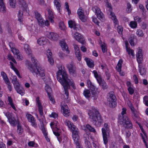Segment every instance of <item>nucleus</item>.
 Here are the masks:
<instances>
[{
    "instance_id": "nucleus-60",
    "label": "nucleus",
    "mask_w": 148,
    "mask_h": 148,
    "mask_svg": "<svg viewBox=\"0 0 148 148\" xmlns=\"http://www.w3.org/2000/svg\"><path fill=\"white\" fill-rule=\"evenodd\" d=\"M23 132V130L21 127L19 125H17V132L19 134H21Z\"/></svg>"
},
{
    "instance_id": "nucleus-26",
    "label": "nucleus",
    "mask_w": 148,
    "mask_h": 148,
    "mask_svg": "<svg viewBox=\"0 0 148 148\" xmlns=\"http://www.w3.org/2000/svg\"><path fill=\"white\" fill-rule=\"evenodd\" d=\"M110 15L111 16V18L113 20V22L115 23V26L118 25V21L117 19L116 16H115V14L112 12H110Z\"/></svg>"
},
{
    "instance_id": "nucleus-50",
    "label": "nucleus",
    "mask_w": 148,
    "mask_h": 148,
    "mask_svg": "<svg viewBox=\"0 0 148 148\" xmlns=\"http://www.w3.org/2000/svg\"><path fill=\"white\" fill-rule=\"evenodd\" d=\"M8 59L9 60L12 61L15 63H16V62L14 58L10 54H8Z\"/></svg>"
},
{
    "instance_id": "nucleus-6",
    "label": "nucleus",
    "mask_w": 148,
    "mask_h": 148,
    "mask_svg": "<svg viewBox=\"0 0 148 148\" xmlns=\"http://www.w3.org/2000/svg\"><path fill=\"white\" fill-rule=\"evenodd\" d=\"M109 132L108 125L107 123H105L103 128L102 129V132L104 143L106 146L108 143V138L110 137Z\"/></svg>"
},
{
    "instance_id": "nucleus-62",
    "label": "nucleus",
    "mask_w": 148,
    "mask_h": 148,
    "mask_svg": "<svg viewBox=\"0 0 148 148\" xmlns=\"http://www.w3.org/2000/svg\"><path fill=\"white\" fill-rule=\"evenodd\" d=\"M31 60L32 62V63H33V64L35 65H36V61L37 60L34 57H33L32 56V57H31Z\"/></svg>"
},
{
    "instance_id": "nucleus-4",
    "label": "nucleus",
    "mask_w": 148,
    "mask_h": 148,
    "mask_svg": "<svg viewBox=\"0 0 148 148\" xmlns=\"http://www.w3.org/2000/svg\"><path fill=\"white\" fill-rule=\"evenodd\" d=\"M66 125L70 129L72 133V136L73 140L79 138L78 134L79 131L78 129L70 121L66 120L65 121Z\"/></svg>"
},
{
    "instance_id": "nucleus-40",
    "label": "nucleus",
    "mask_w": 148,
    "mask_h": 148,
    "mask_svg": "<svg viewBox=\"0 0 148 148\" xmlns=\"http://www.w3.org/2000/svg\"><path fill=\"white\" fill-rule=\"evenodd\" d=\"M131 110L133 114V118L134 119H136V118L137 119H139V117L138 116L137 114V112L136 110H135L134 108V109H133L132 110Z\"/></svg>"
},
{
    "instance_id": "nucleus-64",
    "label": "nucleus",
    "mask_w": 148,
    "mask_h": 148,
    "mask_svg": "<svg viewBox=\"0 0 148 148\" xmlns=\"http://www.w3.org/2000/svg\"><path fill=\"white\" fill-rule=\"evenodd\" d=\"M16 55L17 56L16 57L17 59L19 60H21L23 59V57L20 52L17 55Z\"/></svg>"
},
{
    "instance_id": "nucleus-11",
    "label": "nucleus",
    "mask_w": 148,
    "mask_h": 148,
    "mask_svg": "<svg viewBox=\"0 0 148 148\" xmlns=\"http://www.w3.org/2000/svg\"><path fill=\"white\" fill-rule=\"evenodd\" d=\"M92 10L95 12L97 17L99 19L101 20L103 19L104 15L98 7L95 6L92 8Z\"/></svg>"
},
{
    "instance_id": "nucleus-30",
    "label": "nucleus",
    "mask_w": 148,
    "mask_h": 148,
    "mask_svg": "<svg viewBox=\"0 0 148 148\" xmlns=\"http://www.w3.org/2000/svg\"><path fill=\"white\" fill-rule=\"evenodd\" d=\"M48 18L49 20L51 21L52 23H54V21L53 20V18H54V16L53 15V12L49 9L48 10Z\"/></svg>"
},
{
    "instance_id": "nucleus-21",
    "label": "nucleus",
    "mask_w": 148,
    "mask_h": 148,
    "mask_svg": "<svg viewBox=\"0 0 148 148\" xmlns=\"http://www.w3.org/2000/svg\"><path fill=\"white\" fill-rule=\"evenodd\" d=\"M18 3L21 6V9L24 12L27 11V5L24 0H18Z\"/></svg>"
},
{
    "instance_id": "nucleus-41",
    "label": "nucleus",
    "mask_w": 148,
    "mask_h": 148,
    "mask_svg": "<svg viewBox=\"0 0 148 148\" xmlns=\"http://www.w3.org/2000/svg\"><path fill=\"white\" fill-rule=\"evenodd\" d=\"M136 40V38L134 36H131L129 38V42L132 46H134V41Z\"/></svg>"
},
{
    "instance_id": "nucleus-63",
    "label": "nucleus",
    "mask_w": 148,
    "mask_h": 148,
    "mask_svg": "<svg viewBox=\"0 0 148 148\" xmlns=\"http://www.w3.org/2000/svg\"><path fill=\"white\" fill-rule=\"evenodd\" d=\"M18 82L17 81V78L16 76H13V79L12 80V82L13 84H14L15 83Z\"/></svg>"
},
{
    "instance_id": "nucleus-56",
    "label": "nucleus",
    "mask_w": 148,
    "mask_h": 148,
    "mask_svg": "<svg viewBox=\"0 0 148 148\" xmlns=\"http://www.w3.org/2000/svg\"><path fill=\"white\" fill-rule=\"evenodd\" d=\"M11 50L14 55H17L19 53V50L15 48L12 49Z\"/></svg>"
},
{
    "instance_id": "nucleus-8",
    "label": "nucleus",
    "mask_w": 148,
    "mask_h": 148,
    "mask_svg": "<svg viewBox=\"0 0 148 148\" xmlns=\"http://www.w3.org/2000/svg\"><path fill=\"white\" fill-rule=\"evenodd\" d=\"M70 74L73 77H75L77 75L76 67L73 62L69 63L67 65Z\"/></svg>"
},
{
    "instance_id": "nucleus-9",
    "label": "nucleus",
    "mask_w": 148,
    "mask_h": 148,
    "mask_svg": "<svg viewBox=\"0 0 148 148\" xmlns=\"http://www.w3.org/2000/svg\"><path fill=\"white\" fill-rule=\"evenodd\" d=\"M5 116L7 117L10 123L13 126L16 125V121L13 114L9 112H4Z\"/></svg>"
},
{
    "instance_id": "nucleus-10",
    "label": "nucleus",
    "mask_w": 148,
    "mask_h": 148,
    "mask_svg": "<svg viewBox=\"0 0 148 148\" xmlns=\"http://www.w3.org/2000/svg\"><path fill=\"white\" fill-rule=\"evenodd\" d=\"M61 110L63 111V115L66 117L69 116L70 112L67 106L64 102L62 101L61 103Z\"/></svg>"
},
{
    "instance_id": "nucleus-18",
    "label": "nucleus",
    "mask_w": 148,
    "mask_h": 148,
    "mask_svg": "<svg viewBox=\"0 0 148 148\" xmlns=\"http://www.w3.org/2000/svg\"><path fill=\"white\" fill-rule=\"evenodd\" d=\"M36 101L40 114L41 115H42L43 114V108L40 102V100H39V97H36Z\"/></svg>"
},
{
    "instance_id": "nucleus-61",
    "label": "nucleus",
    "mask_w": 148,
    "mask_h": 148,
    "mask_svg": "<svg viewBox=\"0 0 148 148\" xmlns=\"http://www.w3.org/2000/svg\"><path fill=\"white\" fill-rule=\"evenodd\" d=\"M13 85L15 89L21 86L18 82L15 83Z\"/></svg>"
},
{
    "instance_id": "nucleus-37",
    "label": "nucleus",
    "mask_w": 148,
    "mask_h": 148,
    "mask_svg": "<svg viewBox=\"0 0 148 148\" xmlns=\"http://www.w3.org/2000/svg\"><path fill=\"white\" fill-rule=\"evenodd\" d=\"M122 62L123 61L122 60H120L119 61L116 67L117 71L119 72H120L121 71L122 63Z\"/></svg>"
},
{
    "instance_id": "nucleus-44",
    "label": "nucleus",
    "mask_w": 148,
    "mask_h": 148,
    "mask_svg": "<svg viewBox=\"0 0 148 148\" xmlns=\"http://www.w3.org/2000/svg\"><path fill=\"white\" fill-rule=\"evenodd\" d=\"M93 73H94V76L96 78L97 82L101 79V77L98 75L96 71H93Z\"/></svg>"
},
{
    "instance_id": "nucleus-59",
    "label": "nucleus",
    "mask_w": 148,
    "mask_h": 148,
    "mask_svg": "<svg viewBox=\"0 0 148 148\" xmlns=\"http://www.w3.org/2000/svg\"><path fill=\"white\" fill-rule=\"evenodd\" d=\"M117 28L118 32L120 34H122L123 32L122 27L121 26H117Z\"/></svg>"
},
{
    "instance_id": "nucleus-19",
    "label": "nucleus",
    "mask_w": 148,
    "mask_h": 148,
    "mask_svg": "<svg viewBox=\"0 0 148 148\" xmlns=\"http://www.w3.org/2000/svg\"><path fill=\"white\" fill-rule=\"evenodd\" d=\"M60 45L63 51H66L67 53H69V51L68 49L67 45L65 42L64 40H62L60 41Z\"/></svg>"
},
{
    "instance_id": "nucleus-36",
    "label": "nucleus",
    "mask_w": 148,
    "mask_h": 148,
    "mask_svg": "<svg viewBox=\"0 0 148 148\" xmlns=\"http://www.w3.org/2000/svg\"><path fill=\"white\" fill-rule=\"evenodd\" d=\"M86 127L90 132L94 133H95L96 132L95 128L89 124L86 125Z\"/></svg>"
},
{
    "instance_id": "nucleus-47",
    "label": "nucleus",
    "mask_w": 148,
    "mask_h": 148,
    "mask_svg": "<svg viewBox=\"0 0 148 148\" xmlns=\"http://www.w3.org/2000/svg\"><path fill=\"white\" fill-rule=\"evenodd\" d=\"M130 27L132 28H135L137 27V23L134 21H131L130 24Z\"/></svg>"
},
{
    "instance_id": "nucleus-29",
    "label": "nucleus",
    "mask_w": 148,
    "mask_h": 148,
    "mask_svg": "<svg viewBox=\"0 0 148 148\" xmlns=\"http://www.w3.org/2000/svg\"><path fill=\"white\" fill-rule=\"evenodd\" d=\"M3 0H0V11L4 12L5 11L6 8L5 6Z\"/></svg>"
},
{
    "instance_id": "nucleus-22",
    "label": "nucleus",
    "mask_w": 148,
    "mask_h": 148,
    "mask_svg": "<svg viewBox=\"0 0 148 148\" xmlns=\"http://www.w3.org/2000/svg\"><path fill=\"white\" fill-rule=\"evenodd\" d=\"M24 49L26 53L30 57H32V51L29 45L26 44L24 45Z\"/></svg>"
},
{
    "instance_id": "nucleus-35",
    "label": "nucleus",
    "mask_w": 148,
    "mask_h": 148,
    "mask_svg": "<svg viewBox=\"0 0 148 148\" xmlns=\"http://www.w3.org/2000/svg\"><path fill=\"white\" fill-rule=\"evenodd\" d=\"M18 17V21L21 23H22L23 21V12L22 11H21V9H20L19 11Z\"/></svg>"
},
{
    "instance_id": "nucleus-52",
    "label": "nucleus",
    "mask_w": 148,
    "mask_h": 148,
    "mask_svg": "<svg viewBox=\"0 0 148 148\" xmlns=\"http://www.w3.org/2000/svg\"><path fill=\"white\" fill-rule=\"evenodd\" d=\"M101 47L102 50V52L103 53L107 51L106 45L103 43V44H102L101 45Z\"/></svg>"
},
{
    "instance_id": "nucleus-1",
    "label": "nucleus",
    "mask_w": 148,
    "mask_h": 148,
    "mask_svg": "<svg viewBox=\"0 0 148 148\" xmlns=\"http://www.w3.org/2000/svg\"><path fill=\"white\" fill-rule=\"evenodd\" d=\"M57 66L59 70L57 72V78L64 88L65 94L66 95V97H65L66 101L68 102L70 99H69L68 89L70 88V84L74 89L76 88V87L73 80L68 79V75L64 69V68L63 69L62 65L60 64L58 65Z\"/></svg>"
},
{
    "instance_id": "nucleus-5",
    "label": "nucleus",
    "mask_w": 148,
    "mask_h": 148,
    "mask_svg": "<svg viewBox=\"0 0 148 148\" xmlns=\"http://www.w3.org/2000/svg\"><path fill=\"white\" fill-rule=\"evenodd\" d=\"M26 64L28 66V69L33 73H35L36 74H39L42 77L45 75V71L43 68L41 67L36 66V69H34L31 64L28 61H27Z\"/></svg>"
},
{
    "instance_id": "nucleus-39",
    "label": "nucleus",
    "mask_w": 148,
    "mask_h": 148,
    "mask_svg": "<svg viewBox=\"0 0 148 148\" xmlns=\"http://www.w3.org/2000/svg\"><path fill=\"white\" fill-rule=\"evenodd\" d=\"M108 100L109 102V106L110 107L114 108L115 107L116 102L115 100L111 101L110 99H108Z\"/></svg>"
},
{
    "instance_id": "nucleus-3",
    "label": "nucleus",
    "mask_w": 148,
    "mask_h": 148,
    "mask_svg": "<svg viewBox=\"0 0 148 148\" xmlns=\"http://www.w3.org/2000/svg\"><path fill=\"white\" fill-rule=\"evenodd\" d=\"M127 109L124 108L122 109L121 112V115L119 116V121L121 124L123 125V126L125 128L131 129L132 128V124L130 119L128 117L124 115L126 114Z\"/></svg>"
},
{
    "instance_id": "nucleus-53",
    "label": "nucleus",
    "mask_w": 148,
    "mask_h": 148,
    "mask_svg": "<svg viewBox=\"0 0 148 148\" xmlns=\"http://www.w3.org/2000/svg\"><path fill=\"white\" fill-rule=\"evenodd\" d=\"M38 21V25L39 26H40L42 27H43L44 26V22L42 18Z\"/></svg>"
},
{
    "instance_id": "nucleus-38",
    "label": "nucleus",
    "mask_w": 148,
    "mask_h": 148,
    "mask_svg": "<svg viewBox=\"0 0 148 148\" xmlns=\"http://www.w3.org/2000/svg\"><path fill=\"white\" fill-rule=\"evenodd\" d=\"M35 18L38 21L42 18V17L40 13L36 11H35L34 12Z\"/></svg>"
},
{
    "instance_id": "nucleus-49",
    "label": "nucleus",
    "mask_w": 148,
    "mask_h": 148,
    "mask_svg": "<svg viewBox=\"0 0 148 148\" xmlns=\"http://www.w3.org/2000/svg\"><path fill=\"white\" fill-rule=\"evenodd\" d=\"M10 4L11 7L13 8L15 7L16 4V1L15 0H10Z\"/></svg>"
},
{
    "instance_id": "nucleus-54",
    "label": "nucleus",
    "mask_w": 148,
    "mask_h": 148,
    "mask_svg": "<svg viewBox=\"0 0 148 148\" xmlns=\"http://www.w3.org/2000/svg\"><path fill=\"white\" fill-rule=\"evenodd\" d=\"M143 102L146 106H148V97L145 96L143 98Z\"/></svg>"
},
{
    "instance_id": "nucleus-43",
    "label": "nucleus",
    "mask_w": 148,
    "mask_h": 148,
    "mask_svg": "<svg viewBox=\"0 0 148 148\" xmlns=\"http://www.w3.org/2000/svg\"><path fill=\"white\" fill-rule=\"evenodd\" d=\"M109 97L108 99H110L111 101L115 100L116 97L114 95L113 92H111L109 94Z\"/></svg>"
},
{
    "instance_id": "nucleus-15",
    "label": "nucleus",
    "mask_w": 148,
    "mask_h": 148,
    "mask_svg": "<svg viewBox=\"0 0 148 148\" xmlns=\"http://www.w3.org/2000/svg\"><path fill=\"white\" fill-rule=\"evenodd\" d=\"M84 140L85 146L86 148H92L91 144L89 141V136L86 134L84 135Z\"/></svg>"
},
{
    "instance_id": "nucleus-32",
    "label": "nucleus",
    "mask_w": 148,
    "mask_h": 148,
    "mask_svg": "<svg viewBox=\"0 0 148 148\" xmlns=\"http://www.w3.org/2000/svg\"><path fill=\"white\" fill-rule=\"evenodd\" d=\"M15 90L16 91L17 93L22 96L24 94L25 90L21 86L15 89Z\"/></svg>"
},
{
    "instance_id": "nucleus-24",
    "label": "nucleus",
    "mask_w": 148,
    "mask_h": 148,
    "mask_svg": "<svg viewBox=\"0 0 148 148\" xmlns=\"http://www.w3.org/2000/svg\"><path fill=\"white\" fill-rule=\"evenodd\" d=\"M98 82L103 89L104 90L107 88L108 86L104 80H102L101 79L99 80Z\"/></svg>"
},
{
    "instance_id": "nucleus-58",
    "label": "nucleus",
    "mask_w": 148,
    "mask_h": 148,
    "mask_svg": "<svg viewBox=\"0 0 148 148\" xmlns=\"http://www.w3.org/2000/svg\"><path fill=\"white\" fill-rule=\"evenodd\" d=\"M136 34L140 36H142L143 35V31L140 29L138 30L136 32Z\"/></svg>"
},
{
    "instance_id": "nucleus-16",
    "label": "nucleus",
    "mask_w": 148,
    "mask_h": 148,
    "mask_svg": "<svg viewBox=\"0 0 148 148\" xmlns=\"http://www.w3.org/2000/svg\"><path fill=\"white\" fill-rule=\"evenodd\" d=\"M138 52L136 54V57L137 62L138 64L141 63L142 60V50L140 48H138L137 49Z\"/></svg>"
},
{
    "instance_id": "nucleus-2",
    "label": "nucleus",
    "mask_w": 148,
    "mask_h": 148,
    "mask_svg": "<svg viewBox=\"0 0 148 148\" xmlns=\"http://www.w3.org/2000/svg\"><path fill=\"white\" fill-rule=\"evenodd\" d=\"M89 118L92 119L95 125L100 126L103 123V120L98 111L95 108H93L88 113Z\"/></svg>"
},
{
    "instance_id": "nucleus-25",
    "label": "nucleus",
    "mask_w": 148,
    "mask_h": 148,
    "mask_svg": "<svg viewBox=\"0 0 148 148\" xmlns=\"http://www.w3.org/2000/svg\"><path fill=\"white\" fill-rule=\"evenodd\" d=\"M85 60L88 66L90 68H92L94 66V64L93 61L88 58H85Z\"/></svg>"
},
{
    "instance_id": "nucleus-20",
    "label": "nucleus",
    "mask_w": 148,
    "mask_h": 148,
    "mask_svg": "<svg viewBox=\"0 0 148 148\" xmlns=\"http://www.w3.org/2000/svg\"><path fill=\"white\" fill-rule=\"evenodd\" d=\"M47 55L49 62L51 65H53L54 63V61L52 56V53L49 49L47 51Z\"/></svg>"
},
{
    "instance_id": "nucleus-51",
    "label": "nucleus",
    "mask_w": 148,
    "mask_h": 148,
    "mask_svg": "<svg viewBox=\"0 0 148 148\" xmlns=\"http://www.w3.org/2000/svg\"><path fill=\"white\" fill-rule=\"evenodd\" d=\"M75 54L78 60L79 61H80L81 60V55L79 52V51L75 52Z\"/></svg>"
},
{
    "instance_id": "nucleus-55",
    "label": "nucleus",
    "mask_w": 148,
    "mask_h": 148,
    "mask_svg": "<svg viewBox=\"0 0 148 148\" xmlns=\"http://www.w3.org/2000/svg\"><path fill=\"white\" fill-rule=\"evenodd\" d=\"M144 136H143V135L142 136V138L146 147L148 148V146L147 145V143L146 141V139L147 138V136L145 133H144Z\"/></svg>"
},
{
    "instance_id": "nucleus-17",
    "label": "nucleus",
    "mask_w": 148,
    "mask_h": 148,
    "mask_svg": "<svg viewBox=\"0 0 148 148\" xmlns=\"http://www.w3.org/2000/svg\"><path fill=\"white\" fill-rule=\"evenodd\" d=\"M77 14L79 16V18L83 22H85L87 20V18L84 14V13L82 11V10L80 9L77 10Z\"/></svg>"
},
{
    "instance_id": "nucleus-46",
    "label": "nucleus",
    "mask_w": 148,
    "mask_h": 148,
    "mask_svg": "<svg viewBox=\"0 0 148 148\" xmlns=\"http://www.w3.org/2000/svg\"><path fill=\"white\" fill-rule=\"evenodd\" d=\"M87 83L88 86L90 87V89H95V87L92 84L90 80H87Z\"/></svg>"
},
{
    "instance_id": "nucleus-33",
    "label": "nucleus",
    "mask_w": 148,
    "mask_h": 148,
    "mask_svg": "<svg viewBox=\"0 0 148 148\" xmlns=\"http://www.w3.org/2000/svg\"><path fill=\"white\" fill-rule=\"evenodd\" d=\"M50 126L51 128L53 129V127H54L56 129V130L57 132L58 131V130H59L58 128V123L57 121H55L53 123H50Z\"/></svg>"
},
{
    "instance_id": "nucleus-48",
    "label": "nucleus",
    "mask_w": 148,
    "mask_h": 148,
    "mask_svg": "<svg viewBox=\"0 0 148 148\" xmlns=\"http://www.w3.org/2000/svg\"><path fill=\"white\" fill-rule=\"evenodd\" d=\"M126 51L127 52L129 55H130L131 54L132 56H134V51L130 49V48H127L126 49Z\"/></svg>"
},
{
    "instance_id": "nucleus-28",
    "label": "nucleus",
    "mask_w": 148,
    "mask_h": 148,
    "mask_svg": "<svg viewBox=\"0 0 148 148\" xmlns=\"http://www.w3.org/2000/svg\"><path fill=\"white\" fill-rule=\"evenodd\" d=\"M37 42L40 45H42L46 43V39L45 37H42L39 39L38 40Z\"/></svg>"
},
{
    "instance_id": "nucleus-13",
    "label": "nucleus",
    "mask_w": 148,
    "mask_h": 148,
    "mask_svg": "<svg viewBox=\"0 0 148 148\" xmlns=\"http://www.w3.org/2000/svg\"><path fill=\"white\" fill-rule=\"evenodd\" d=\"M46 36L49 38L53 41L57 40L58 37V34L53 32H47Z\"/></svg>"
},
{
    "instance_id": "nucleus-45",
    "label": "nucleus",
    "mask_w": 148,
    "mask_h": 148,
    "mask_svg": "<svg viewBox=\"0 0 148 148\" xmlns=\"http://www.w3.org/2000/svg\"><path fill=\"white\" fill-rule=\"evenodd\" d=\"M53 134L55 135L56 136H57L58 139V141L60 142L61 141V139L60 137V134L58 132H55L53 130Z\"/></svg>"
},
{
    "instance_id": "nucleus-34",
    "label": "nucleus",
    "mask_w": 148,
    "mask_h": 148,
    "mask_svg": "<svg viewBox=\"0 0 148 148\" xmlns=\"http://www.w3.org/2000/svg\"><path fill=\"white\" fill-rule=\"evenodd\" d=\"M68 24L70 27L71 28L73 27L74 29H76V24L74 21L72 20L69 21L68 22Z\"/></svg>"
},
{
    "instance_id": "nucleus-27",
    "label": "nucleus",
    "mask_w": 148,
    "mask_h": 148,
    "mask_svg": "<svg viewBox=\"0 0 148 148\" xmlns=\"http://www.w3.org/2000/svg\"><path fill=\"white\" fill-rule=\"evenodd\" d=\"M73 140L77 148H83L81 144V141L79 138Z\"/></svg>"
},
{
    "instance_id": "nucleus-42",
    "label": "nucleus",
    "mask_w": 148,
    "mask_h": 148,
    "mask_svg": "<svg viewBox=\"0 0 148 148\" xmlns=\"http://www.w3.org/2000/svg\"><path fill=\"white\" fill-rule=\"evenodd\" d=\"M45 89L48 95L49 96L52 92L51 89L48 85H46L45 87Z\"/></svg>"
},
{
    "instance_id": "nucleus-23",
    "label": "nucleus",
    "mask_w": 148,
    "mask_h": 148,
    "mask_svg": "<svg viewBox=\"0 0 148 148\" xmlns=\"http://www.w3.org/2000/svg\"><path fill=\"white\" fill-rule=\"evenodd\" d=\"M54 4L57 10L60 12L61 8V3L60 0H54Z\"/></svg>"
},
{
    "instance_id": "nucleus-12",
    "label": "nucleus",
    "mask_w": 148,
    "mask_h": 148,
    "mask_svg": "<svg viewBox=\"0 0 148 148\" xmlns=\"http://www.w3.org/2000/svg\"><path fill=\"white\" fill-rule=\"evenodd\" d=\"M26 116L28 121L31 123L33 126L36 127H37V124L36 122V120L30 114L27 113Z\"/></svg>"
},
{
    "instance_id": "nucleus-14",
    "label": "nucleus",
    "mask_w": 148,
    "mask_h": 148,
    "mask_svg": "<svg viewBox=\"0 0 148 148\" xmlns=\"http://www.w3.org/2000/svg\"><path fill=\"white\" fill-rule=\"evenodd\" d=\"M74 37L75 39L82 44H84L85 41L83 36L80 34L76 32L74 34Z\"/></svg>"
},
{
    "instance_id": "nucleus-31",
    "label": "nucleus",
    "mask_w": 148,
    "mask_h": 148,
    "mask_svg": "<svg viewBox=\"0 0 148 148\" xmlns=\"http://www.w3.org/2000/svg\"><path fill=\"white\" fill-rule=\"evenodd\" d=\"M8 100L9 102L8 104H10L11 107L15 111H16V109L14 106L13 102V100L11 97L10 96L8 97Z\"/></svg>"
},
{
    "instance_id": "nucleus-7",
    "label": "nucleus",
    "mask_w": 148,
    "mask_h": 148,
    "mask_svg": "<svg viewBox=\"0 0 148 148\" xmlns=\"http://www.w3.org/2000/svg\"><path fill=\"white\" fill-rule=\"evenodd\" d=\"M83 94L87 98L90 97H92L94 100L96 99L97 98V93L95 89H90V90H85L84 91Z\"/></svg>"
},
{
    "instance_id": "nucleus-57",
    "label": "nucleus",
    "mask_w": 148,
    "mask_h": 148,
    "mask_svg": "<svg viewBox=\"0 0 148 148\" xmlns=\"http://www.w3.org/2000/svg\"><path fill=\"white\" fill-rule=\"evenodd\" d=\"M146 70L144 68H141L140 69L139 72L141 75H144L145 74Z\"/></svg>"
}]
</instances>
